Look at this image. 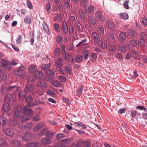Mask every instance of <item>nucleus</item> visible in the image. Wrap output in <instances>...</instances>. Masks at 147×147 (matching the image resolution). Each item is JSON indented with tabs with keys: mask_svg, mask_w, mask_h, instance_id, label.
Instances as JSON below:
<instances>
[{
	"mask_svg": "<svg viewBox=\"0 0 147 147\" xmlns=\"http://www.w3.org/2000/svg\"><path fill=\"white\" fill-rule=\"evenodd\" d=\"M37 105V104L30 101L27 102V106L23 107V111L25 114L23 117V121H27L29 119L33 114V111L30 109L29 107L35 106Z\"/></svg>",
	"mask_w": 147,
	"mask_h": 147,
	"instance_id": "f257e3e1",
	"label": "nucleus"
},
{
	"mask_svg": "<svg viewBox=\"0 0 147 147\" xmlns=\"http://www.w3.org/2000/svg\"><path fill=\"white\" fill-rule=\"evenodd\" d=\"M34 85L33 84H28L26 86L24 90V93H22V92H20L19 94V97H22V96L24 97L28 93H30L34 89Z\"/></svg>",
	"mask_w": 147,
	"mask_h": 147,
	"instance_id": "f03ea898",
	"label": "nucleus"
},
{
	"mask_svg": "<svg viewBox=\"0 0 147 147\" xmlns=\"http://www.w3.org/2000/svg\"><path fill=\"white\" fill-rule=\"evenodd\" d=\"M18 90V87L16 86H13L8 87H4L2 90V92L3 94H5L8 92L11 91H16Z\"/></svg>",
	"mask_w": 147,
	"mask_h": 147,
	"instance_id": "7ed1b4c3",
	"label": "nucleus"
},
{
	"mask_svg": "<svg viewBox=\"0 0 147 147\" xmlns=\"http://www.w3.org/2000/svg\"><path fill=\"white\" fill-rule=\"evenodd\" d=\"M24 68L20 66L16 69L14 71L15 74L21 77H23L25 75Z\"/></svg>",
	"mask_w": 147,
	"mask_h": 147,
	"instance_id": "20e7f679",
	"label": "nucleus"
},
{
	"mask_svg": "<svg viewBox=\"0 0 147 147\" xmlns=\"http://www.w3.org/2000/svg\"><path fill=\"white\" fill-rule=\"evenodd\" d=\"M88 32L93 39L94 42L97 44L98 43L100 40V38L98 34L96 32H92L90 30H89Z\"/></svg>",
	"mask_w": 147,
	"mask_h": 147,
	"instance_id": "39448f33",
	"label": "nucleus"
},
{
	"mask_svg": "<svg viewBox=\"0 0 147 147\" xmlns=\"http://www.w3.org/2000/svg\"><path fill=\"white\" fill-rule=\"evenodd\" d=\"M130 45L129 44H127L125 45L121 44L119 45V51L123 53H125L127 49H130Z\"/></svg>",
	"mask_w": 147,
	"mask_h": 147,
	"instance_id": "423d86ee",
	"label": "nucleus"
},
{
	"mask_svg": "<svg viewBox=\"0 0 147 147\" xmlns=\"http://www.w3.org/2000/svg\"><path fill=\"white\" fill-rule=\"evenodd\" d=\"M21 107L19 105H16L15 106L14 109V117L15 118H18L20 116L21 110Z\"/></svg>",
	"mask_w": 147,
	"mask_h": 147,
	"instance_id": "0eeeda50",
	"label": "nucleus"
},
{
	"mask_svg": "<svg viewBox=\"0 0 147 147\" xmlns=\"http://www.w3.org/2000/svg\"><path fill=\"white\" fill-rule=\"evenodd\" d=\"M95 15L96 17L100 21L103 22L105 20V14L99 11H96Z\"/></svg>",
	"mask_w": 147,
	"mask_h": 147,
	"instance_id": "6e6552de",
	"label": "nucleus"
},
{
	"mask_svg": "<svg viewBox=\"0 0 147 147\" xmlns=\"http://www.w3.org/2000/svg\"><path fill=\"white\" fill-rule=\"evenodd\" d=\"M107 40V38H102L101 41L99 43V46L103 49H106L108 44Z\"/></svg>",
	"mask_w": 147,
	"mask_h": 147,
	"instance_id": "1a4fd4ad",
	"label": "nucleus"
},
{
	"mask_svg": "<svg viewBox=\"0 0 147 147\" xmlns=\"http://www.w3.org/2000/svg\"><path fill=\"white\" fill-rule=\"evenodd\" d=\"M8 65V62L4 59L1 60V62L0 63V71H1L4 68H7Z\"/></svg>",
	"mask_w": 147,
	"mask_h": 147,
	"instance_id": "9d476101",
	"label": "nucleus"
},
{
	"mask_svg": "<svg viewBox=\"0 0 147 147\" xmlns=\"http://www.w3.org/2000/svg\"><path fill=\"white\" fill-rule=\"evenodd\" d=\"M62 26V31L64 34L66 35H68V27L66 21H64L63 22Z\"/></svg>",
	"mask_w": 147,
	"mask_h": 147,
	"instance_id": "9b49d317",
	"label": "nucleus"
},
{
	"mask_svg": "<svg viewBox=\"0 0 147 147\" xmlns=\"http://www.w3.org/2000/svg\"><path fill=\"white\" fill-rule=\"evenodd\" d=\"M75 9L78 10L81 17L82 18H85V13L84 11L82 8L79 7V6L77 8H75Z\"/></svg>",
	"mask_w": 147,
	"mask_h": 147,
	"instance_id": "f8f14e48",
	"label": "nucleus"
},
{
	"mask_svg": "<svg viewBox=\"0 0 147 147\" xmlns=\"http://www.w3.org/2000/svg\"><path fill=\"white\" fill-rule=\"evenodd\" d=\"M63 59L60 57H59L56 60L55 65L57 67H61L63 65Z\"/></svg>",
	"mask_w": 147,
	"mask_h": 147,
	"instance_id": "ddd939ff",
	"label": "nucleus"
},
{
	"mask_svg": "<svg viewBox=\"0 0 147 147\" xmlns=\"http://www.w3.org/2000/svg\"><path fill=\"white\" fill-rule=\"evenodd\" d=\"M108 50L111 55H113L116 51V47L115 46L110 45L108 47Z\"/></svg>",
	"mask_w": 147,
	"mask_h": 147,
	"instance_id": "4468645a",
	"label": "nucleus"
},
{
	"mask_svg": "<svg viewBox=\"0 0 147 147\" xmlns=\"http://www.w3.org/2000/svg\"><path fill=\"white\" fill-rule=\"evenodd\" d=\"M49 134L51 135V137H52L53 136V134L51 133H49L47 129H44L42 130L39 133V135L41 136L43 135H49Z\"/></svg>",
	"mask_w": 147,
	"mask_h": 147,
	"instance_id": "2eb2a0df",
	"label": "nucleus"
},
{
	"mask_svg": "<svg viewBox=\"0 0 147 147\" xmlns=\"http://www.w3.org/2000/svg\"><path fill=\"white\" fill-rule=\"evenodd\" d=\"M126 38V33L124 32H121L119 35V39L121 41L123 42L125 40Z\"/></svg>",
	"mask_w": 147,
	"mask_h": 147,
	"instance_id": "dca6fc26",
	"label": "nucleus"
},
{
	"mask_svg": "<svg viewBox=\"0 0 147 147\" xmlns=\"http://www.w3.org/2000/svg\"><path fill=\"white\" fill-rule=\"evenodd\" d=\"M106 26L111 31L113 30L115 28L114 24L111 21H109L106 22Z\"/></svg>",
	"mask_w": 147,
	"mask_h": 147,
	"instance_id": "f3484780",
	"label": "nucleus"
},
{
	"mask_svg": "<svg viewBox=\"0 0 147 147\" xmlns=\"http://www.w3.org/2000/svg\"><path fill=\"white\" fill-rule=\"evenodd\" d=\"M41 141L42 144L44 145H46L51 143V138L48 137H46L45 138H42Z\"/></svg>",
	"mask_w": 147,
	"mask_h": 147,
	"instance_id": "a211bd4d",
	"label": "nucleus"
},
{
	"mask_svg": "<svg viewBox=\"0 0 147 147\" xmlns=\"http://www.w3.org/2000/svg\"><path fill=\"white\" fill-rule=\"evenodd\" d=\"M18 125L19 126V128L22 130H24L28 128L30 129L32 127V125L31 123L28 124L27 126H26L22 123L21 124H20Z\"/></svg>",
	"mask_w": 147,
	"mask_h": 147,
	"instance_id": "6ab92c4d",
	"label": "nucleus"
},
{
	"mask_svg": "<svg viewBox=\"0 0 147 147\" xmlns=\"http://www.w3.org/2000/svg\"><path fill=\"white\" fill-rule=\"evenodd\" d=\"M94 7L90 5L88 8H84V9L87 13H93L94 10Z\"/></svg>",
	"mask_w": 147,
	"mask_h": 147,
	"instance_id": "aec40b11",
	"label": "nucleus"
},
{
	"mask_svg": "<svg viewBox=\"0 0 147 147\" xmlns=\"http://www.w3.org/2000/svg\"><path fill=\"white\" fill-rule=\"evenodd\" d=\"M88 17L89 22L93 25H95L96 23V20L95 18L91 15H88Z\"/></svg>",
	"mask_w": 147,
	"mask_h": 147,
	"instance_id": "412c9836",
	"label": "nucleus"
},
{
	"mask_svg": "<svg viewBox=\"0 0 147 147\" xmlns=\"http://www.w3.org/2000/svg\"><path fill=\"white\" fill-rule=\"evenodd\" d=\"M10 109L9 103H4L2 108V111L5 112L8 111Z\"/></svg>",
	"mask_w": 147,
	"mask_h": 147,
	"instance_id": "4be33fe9",
	"label": "nucleus"
},
{
	"mask_svg": "<svg viewBox=\"0 0 147 147\" xmlns=\"http://www.w3.org/2000/svg\"><path fill=\"white\" fill-rule=\"evenodd\" d=\"M5 100L7 103L12 102L13 100V96L11 94H8L5 97Z\"/></svg>",
	"mask_w": 147,
	"mask_h": 147,
	"instance_id": "5701e85b",
	"label": "nucleus"
},
{
	"mask_svg": "<svg viewBox=\"0 0 147 147\" xmlns=\"http://www.w3.org/2000/svg\"><path fill=\"white\" fill-rule=\"evenodd\" d=\"M138 44L140 46H141L142 47H145V40L144 39L142 38H140L138 40Z\"/></svg>",
	"mask_w": 147,
	"mask_h": 147,
	"instance_id": "b1692460",
	"label": "nucleus"
},
{
	"mask_svg": "<svg viewBox=\"0 0 147 147\" xmlns=\"http://www.w3.org/2000/svg\"><path fill=\"white\" fill-rule=\"evenodd\" d=\"M24 21L25 23L27 24H30L32 23L31 19L28 16H26L24 18Z\"/></svg>",
	"mask_w": 147,
	"mask_h": 147,
	"instance_id": "393cba45",
	"label": "nucleus"
},
{
	"mask_svg": "<svg viewBox=\"0 0 147 147\" xmlns=\"http://www.w3.org/2000/svg\"><path fill=\"white\" fill-rule=\"evenodd\" d=\"M42 25L43 28L47 33L48 35L50 34L51 31L49 28L47 24L45 22H44L43 23Z\"/></svg>",
	"mask_w": 147,
	"mask_h": 147,
	"instance_id": "a878e982",
	"label": "nucleus"
},
{
	"mask_svg": "<svg viewBox=\"0 0 147 147\" xmlns=\"http://www.w3.org/2000/svg\"><path fill=\"white\" fill-rule=\"evenodd\" d=\"M51 84L56 87H60L61 86V83L58 81H52Z\"/></svg>",
	"mask_w": 147,
	"mask_h": 147,
	"instance_id": "bb28decb",
	"label": "nucleus"
},
{
	"mask_svg": "<svg viewBox=\"0 0 147 147\" xmlns=\"http://www.w3.org/2000/svg\"><path fill=\"white\" fill-rule=\"evenodd\" d=\"M5 133L7 135L11 137H13L14 134L12 130L9 128L5 130Z\"/></svg>",
	"mask_w": 147,
	"mask_h": 147,
	"instance_id": "cd10ccee",
	"label": "nucleus"
},
{
	"mask_svg": "<svg viewBox=\"0 0 147 147\" xmlns=\"http://www.w3.org/2000/svg\"><path fill=\"white\" fill-rule=\"evenodd\" d=\"M44 126V124L43 123H40L34 127V130L35 131H37Z\"/></svg>",
	"mask_w": 147,
	"mask_h": 147,
	"instance_id": "c85d7f7f",
	"label": "nucleus"
},
{
	"mask_svg": "<svg viewBox=\"0 0 147 147\" xmlns=\"http://www.w3.org/2000/svg\"><path fill=\"white\" fill-rule=\"evenodd\" d=\"M37 85L40 87L45 88L46 87V83L44 81L40 80L38 82Z\"/></svg>",
	"mask_w": 147,
	"mask_h": 147,
	"instance_id": "c756f323",
	"label": "nucleus"
},
{
	"mask_svg": "<svg viewBox=\"0 0 147 147\" xmlns=\"http://www.w3.org/2000/svg\"><path fill=\"white\" fill-rule=\"evenodd\" d=\"M36 75L35 74L32 75H29L27 77V80L30 82L34 81L36 78Z\"/></svg>",
	"mask_w": 147,
	"mask_h": 147,
	"instance_id": "7c9ffc66",
	"label": "nucleus"
},
{
	"mask_svg": "<svg viewBox=\"0 0 147 147\" xmlns=\"http://www.w3.org/2000/svg\"><path fill=\"white\" fill-rule=\"evenodd\" d=\"M51 66V64L50 63L43 64L42 65L41 69L42 70H46V71Z\"/></svg>",
	"mask_w": 147,
	"mask_h": 147,
	"instance_id": "2f4dec72",
	"label": "nucleus"
},
{
	"mask_svg": "<svg viewBox=\"0 0 147 147\" xmlns=\"http://www.w3.org/2000/svg\"><path fill=\"white\" fill-rule=\"evenodd\" d=\"M80 4L82 7H87L88 5V1L87 0H80Z\"/></svg>",
	"mask_w": 147,
	"mask_h": 147,
	"instance_id": "473e14b6",
	"label": "nucleus"
},
{
	"mask_svg": "<svg viewBox=\"0 0 147 147\" xmlns=\"http://www.w3.org/2000/svg\"><path fill=\"white\" fill-rule=\"evenodd\" d=\"M82 53L84 56V59L85 60H87L89 55V52L88 50H83L82 51Z\"/></svg>",
	"mask_w": 147,
	"mask_h": 147,
	"instance_id": "72a5a7b5",
	"label": "nucleus"
},
{
	"mask_svg": "<svg viewBox=\"0 0 147 147\" xmlns=\"http://www.w3.org/2000/svg\"><path fill=\"white\" fill-rule=\"evenodd\" d=\"M127 33L129 35L133 38H134L136 36V32L135 31L132 30H128Z\"/></svg>",
	"mask_w": 147,
	"mask_h": 147,
	"instance_id": "f704fd0d",
	"label": "nucleus"
},
{
	"mask_svg": "<svg viewBox=\"0 0 147 147\" xmlns=\"http://www.w3.org/2000/svg\"><path fill=\"white\" fill-rule=\"evenodd\" d=\"M119 17L122 19L126 20L128 19V16L126 13H121L119 14Z\"/></svg>",
	"mask_w": 147,
	"mask_h": 147,
	"instance_id": "c9c22d12",
	"label": "nucleus"
},
{
	"mask_svg": "<svg viewBox=\"0 0 147 147\" xmlns=\"http://www.w3.org/2000/svg\"><path fill=\"white\" fill-rule=\"evenodd\" d=\"M65 69L66 73L69 75L71 74L72 68L71 65L66 66L65 67Z\"/></svg>",
	"mask_w": 147,
	"mask_h": 147,
	"instance_id": "e433bc0d",
	"label": "nucleus"
},
{
	"mask_svg": "<svg viewBox=\"0 0 147 147\" xmlns=\"http://www.w3.org/2000/svg\"><path fill=\"white\" fill-rule=\"evenodd\" d=\"M6 119L3 117H0V124L3 127L6 125Z\"/></svg>",
	"mask_w": 147,
	"mask_h": 147,
	"instance_id": "4c0bfd02",
	"label": "nucleus"
},
{
	"mask_svg": "<svg viewBox=\"0 0 147 147\" xmlns=\"http://www.w3.org/2000/svg\"><path fill=\"white\" fill-rule=\"evenodd\" d=\"M38 144L37 142H34L26 144L25 147H38Z\"/></svg>",
	"mask_w": 147,
	"mask_h": 147,
	"instance_id": "58836bf2",
	"label": "nucleus"
},
{
	"mask_svg": "<svg viewBox=\"0 0 147 147\" xmlns=\"http://www.w3.org/2000/svg\"><path fill=\"white\" fill-rule=\"evenodd\" d=\"M84 88L81 85L80 86L77 90L76 94L78 96H80L82 94Z\"/></svg>",
	"mask_w": 147,
	"mask_h": 147,
	"instance_id": "ea45409f",
	"label": "nucleus"
},
{
	"mask_svg": "<svg viewBox=\"0 0 147 147\" xmlns=\"http://www.w3.org/2000/svg\"><path fill=\"white\" fill-rule=\"evenodd\" d=\"M97 30L98 32L101 35H103L104 32V29L102 27H98L97 28Z\"/></svg>",
	"mask_w": 147,
	"mask_h": 147,
	"instance_id": "a19ab883",
	"label": "nucleus"
},
{
	"mask_svg": "<svg viewBox=\"0 0 147 147\" xmlns=\"http://www.w3.org/2000/svg\"><path fill=\"white\" fill-rule=\"evenodd\" d=\"M12 144L13 147H19L21 145V143L18 140H14L12 141Z\"/></svg>",
	"mask_w": 147,
	"mask_h": 147,
	"instance_id": "79ce46f5",
	"label": "nucleus"
},
{
	"mask_svg": "<svg viewBox=\"0 0 147 147\" xmlns=\"http://www.w3.org/2000/svg\"><path fill=\"white\" fill-rule=\"evenodd\" d=\"M87 41V40L86 39L82 40L79 43L76 45V47H79L80 46H82L84 45H88V43L84 44V43L86 42Z\"/></svg>",
	"mask_w": 147,
	"mask_h": 147,
	"instance_id": "37998d69",
	"label": "nucleus"
},
{
	"mask_svg": "<svg viewBox=\"0 0 147 147\" xmlns=\"http://www.w3.org/2000/svg\"><path fill=\"white\" fill-rule=\"evenodd\" d=\"M82 60V56L80 55H76L75 58V61L77 63H79Z\"/></svg>",
	"mask_w": 147,
	"mask_h": 147,
	"instance_id": "c03bdc74",
	"label": "nucleus"
},
{
	"mask_svg": "<svg viewBox=\"0 0 147 147\" xmlns=\"http://www.w3.org/2000/svg\"><path fill=\"white\" fill-rule=\"evenodd\" d=\"M28 69L30 72L33 73L36 71V67L34 65H32L29 67Z\"/></svg>",
	"mask_w": 147,
	"mask_h": 147,
	"instance_id": "a18cd8bd",
	"label": "nucleus"
},
{
	"mask_svg": "<svg viewBox=\"0 0 147 147\" xmlns=\"http://www.w3.org/2000/svg\"><path fill=\"white\" fill-rule=\"evenodd\" d=\"M0 78L1 80L5 81L7 78V75L6 74L2 72H0Z\"/></svg>",
	"mask_w": 147,
	"mask_h": 147,
	"instance_id": "49530a36",
	"label": "nucleus"
},
{
	"mask_svg": "<svg viewBox=\"0 0 147 147\" xmlns=\"http://www.w3.org/2000/svg\"><path fill=\"white\" fill-rule=\"evenodd\" d=\"M108 38L111 42H114L115 40V38L114 37L113 34L110 33L108 34Z\"/></svg>",
	"mask_w": 147,
	"mask_h": 147,
	"instance_id": "de8ad7c7",
	"label": "nucleus"
},
{
	"mask_svg": "<svg viewBox=\"0 0 147 147\" xmlns=\"http://www.w3.org/2000/svg\"><path fill=\"white\" fill-rule=\"evenodd\" d=\"M129 43L132 47H136L137 46L136 41L133 39H132L129 41Z\"/></svg>",
	"mask_w": 147,
	"mask_h": 147,
	"instance_id": "09e8293b",
	"label": "nucleus"
},
{
	"mask_svg": "<svg viewBox=\"0 0 147 147\" xmlns=\"http://www.w3.org/2000/svg\"><path fill=\"white\" fill-rule=\"evenodd\" d=\"M135 109H136L140 110H144L146 112H147V108L143 106H137Z\"/></svg>",
	"mask_w": 147,
	"mask_h": 147,
	"instance_id": "8fccbe9b",
	"label": "nucleus"
},
{
	"mask_svg": "<svg viewBox=\"0 0 147 147\" xmlns=\"http://www.w3.org/2000/svg\"><path fill=\"white\" fill-rule=\"evenodd\" d=\"M54 21H58L61 22L62 18L61 15L60 14H57L54 19Z\"/></svg>",
	"mask_w": 147,
	"mask_h": 147,
	"instance_id": "3c124183",
	"label": "nucleus"
},
{
	"mask_svg": "<svg viewBox=\"0 0 147 147\" xmlns=\"http://www.w3.org/2000/svg\"><path fill=\"white\" fill-rule=\"evenodd\" d=\"M31 34H32V35L31 36L32 38L31 39L30 41L31 42V45H33V44L34 42V31H32L30 32V35H31Z\"/></svg>",
	"mask_w": 147,
	"mask_h": 147,
	"instance_id": "603ef678",
	"label": "nucleus"
},
{
	"mask_svg": "<svg viewBox=\"0 0 147 147\" xmlns=\"http://www.w3.org/2000/svg\"><path fill=\"white\" fill-rule=\"evenodd\" d=\"M16 42L17 44L19 45L22 42V37L21 35H19L17 38L16 40Z\"/></svg>",
	"mask_w": 147,
	"mask_h": 147,
	"instance_id": "864d4df0",
	"label": "nucleus"
},
{
	"mask_svg": "<svg viewBox=\"0 0 147 147\" xmlns=\"http://www.w3.org/2000/svg\"><path fill=\"white\" fill-rule=\"evenodd\" d=\"M56 41L58 44H61L63 43L62 37L61 36H58L56 38Z\"/></svg>",
	"mask_w": 147,
	"mask_h": 147,
	"instance_id": "5fc2aeb1",
	"label": "nucleus"
},
{
	"mask_svg": "<svg viewBox=\"0 0 147 147\" xmlns=\"http://www.w3.org/2000/svg\"><path fill=\"white\" fill-rule=\"evenodd\" d=\"M71 1L73 4V7L74 8H77V7L78 6V0H71Z\"/></svg>",
	"mask_w": 147,
	"mask_h": 147,
	"instance_id": "6e6d98bb",
	"label": "nucleus"
},
{
	"mask_svg": "<svg viewBox=\"0 0 147 147\" xmlns=\"http://www.w3.org/2000/svg\"><path fill=\"white\" fill-rule=\"evenodd\" d=\"M90 56L91 57V60L92 61H95L97 57L96 54L95 53L91 54Z\"/></svg>",
	"mask_w": 147,
	"mask_h": 147,
	"instance_id": "4d7b16f0",
	"label": "nucleus"
},
{
	"mask_svg": "<svg viewBox=\"0 0 147 147\" xmlns=\"http://www.w3.org/2000/svg\"><path fill=\"white\" fill-rule=\"evenodd\" d=\"M72 57V56L68 53H65V59L67 61H70Z\"/></svg>",
	"mask_w": 147,
	"mask_h": 147,
	"instance_id": "13d9d810",
	"label": "nucleus"
},
{
	"mask_svg": "<svg viewBox=\"0 0 147 147\" xmlns=\"http://www.w3.org/2000/svg\"><path fill=\"white\" fill-rule=\"evenodd\" d=\"M46 73L47 75L51 76H53L54 74V72L51 69H48L47 70Z\"/></svg>",
	"mask_w": 147,
	"mask_h": 147,
	"instance_id": "bf43d9fd",
	"label": "nucleus"
},
{
	"mask_svg": "<svg viewBox=\"0 0 147 147\" xmlns=\"http://www.w3.org/2000/svg\"><path fill=\"white\" fill-rule=\"evenodd\" d=\"M54 53L56 57H59L60 55V50L59 48H56L55 50Z\"/></svg>",
	"mask_w": 147,
	"mask_h": 147,
	"instance_id": "052dcab7",
	"label": "nucleus"
},
{
	"mask_svg": "<svg viewBox=\"0 0 147 147\" xmlns=\"http://www.w3.org/2000/svg\"><path fill=\"white\" fill-rule=\"evenodd\" d=\"M70 3L64 2V6L65 9L69 10L70 9V5L69 3Z\"/></svg>",
	"mask_w": 147,
	"mask_h": 147,
	"instance_id": "680f3d73",
	"label": "nucleus"
},
{
	"mask_svg": "<svg viewBox=\"0 0 147 147\" xmlns=\"http://www.w3.org/2000/svg\"><path fill=\"white\" fill-rule=\"evenodd\" d=\"M115 57L118 60H121L123 59V56L122 54L119 53H117L115 55Z\"/></svg>",
	"mask_w": 147,
	"mask_h": 147,
	"instance_id": "e2e57ef3",
	"label": "nucleus"
},
{
	"mask_svg": "<svg viewBox=\"0 0 147 147\" xmlns=\"http://www.w3.org/2000/svg\"><path fill=\"white\" fill-rule=\"evenodd\" d=\"M59 80L61 82H65L67 80V78L64 76H61L59 77Z\"/></svg>",
	"mask_w": 147,
	"mask_h": 147,
	"instance_id": "0e129e2a",
	"label": "nucleus"
},
{
	"mask_svg": "<svg viewBox=\"0 0 147 147\" xmlns=\"http://www.w3.org/2000/svg\"><path fill=\"white\" fill-rule=\"evenodd\" d=\"M65 136L61 133H59L57 134L56 135V137L57 138L60 139L62 138L65 137Z\"/></svg>",
	"mask_w": 147,
	"mask_h": 147,
	"instance_id": "69168bd1",
	"label": "nucleus"
},
{
	"mask_svg": "<svg viewBox=\"0 0 147 147\" xmlns=\"http://www.w3.org/2000/svg\"><path fill=\"white\" fill-rule=\"evenodd\" d=\"M46 11L47 12H49L51 9V5L49 3H47L46 4Z\"/></svg>",
	"mask_w": 147,
	"mask_h": 147,
	"instance_id": "338daca9",
	"label": "nucleus"
},
{
	"mask_svg": "<svg viewBox=\"0 0 147 147\" xmlns=\"http://www.w3.org/2000/svg\"><path fill=\"white\" fill-rule=\"evenodd\" d=\"M142 23L144 26L147 25V19L145 17H144L142 20Z\"/></svg>",
	"mask_w": 147,
	"mask_h": 147,
	"instance_id": "774afa93",
	"label": "nucleus"
}]
</instances>
